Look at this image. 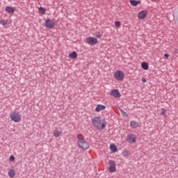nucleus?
Segmentation results:
<instances>
[{"mask_svg":"<svg viewBox=\"0 0 178 178\" xmlns=\"http://www.w3.org/2000/svg\"><path fill=\"white\" fill-rule=\"evenodd\" d=\"M92 124L97 130H104L106 126V122L101 117H93L92 119Z\"/></svg>","mask_w":178,"mask_h":178,"instance_id":"nucleus-1","label":"nucleus"},{"mask_svg":"<svg viewBox=\"0 0 178 178\" xmlns=\"http://www.w3.org/2000/svg\"><path fill=\"white\" fill-rule=\"evenodd\" d=\"M77 140L79 148H81V149H88V148H90V144L84 140V138H83L82 134H79L77 135Z\"/></svg>","mask_w":178,"mask_h":178,"instance_id":"nucleus-2","label":"nucleus"},{"mask_svg":"<svg viewBox=\"0 0 178 178\" xmlns=\"http://www.w3.org/2000/svg\"><path fill=\"white\" fill-rule=\"evenodd\" d=\"M10 118L13 122H15V123H19V122L22 120V115H20L19 111H14L11 113Z\"/></svg>","mask_w":178,"mask_h":178,"instance_id":"nucleus-3","label":"nucleus"},{"mask_svg":"<svg viewBox=\"0 0 178 178\" xmlns=\"http://www.w3.org/2000/svg\"><path fill=\"white\" fill-rule=\"evenodd\" d=\"M114 77L118 81H123L124 80V73L122 71H116L114 73Z\"/></svg>","mask_w":178,"mask_h":178,"instance_id":"nucleus-4","label":"nucleus"},{"mask_svg":"<svg viewBox=\"0 0 178 178\" xmlns=\"http://www.w3.org/2000/svg\"><path fill=\"white\" fill-rule=\"evenodd\" d=\"M108 172L109 173H115L117 170L116 169V163L112 160L108 161Z\"/></svg>","mask_w":178,"mask_h":178,"instance_id":"nucleus-5","label":"nucleus"},{"mask_svg":"<svg viewBox=\"0 0 178 178\" xmlns=\"http://www.w3.org/2000/svg\"><path fill=\"white\" fill-rule=\"evenodd\" d=\"M86 42L89 45H95V44H98V39L94 37H88L86 38Z\"/></svg>","mask_w":178,"mask_h":178,"instance_id":"nucleus-6","label":"nucleus"},{"mask_svg":"<svg viewBox=\"0 0 178 178\" xmlns=\"http://www.w3.org/2000/svg\"><path fill=\"white\" fill-rule=\"evenodd\" d=\"M45 27L47 29H54L55 27V22L51 19H47L45 21Z\"/></svg>","mask_w":178,"mask_h":178,"instance_id":"nucleus-7","label":"nucleus"},{"mask_svg":"<svg viewBox=\"0 0 178 178\" xmlns=\"http://www.w3.org/2000/svg\"><path fill=\"white\" fill-rule=\"evenodd\" d=\"M127 141L129 143V144H133L137 141V138L134 134H128L127 136Z\"/></svg>","mask_w":178,"mask_h":178,"instance_id":"nucleus-8","label":"nucleus"},{"mask_svg":"<svg viewBox=\"0 0 178 178\" xmlns=\"http://www.w3.org/2000/svg\"><path fill=\"white\" fill-rule=\"evenodd\" d=\"M147 15H148V11L142 10L138 13V17L140 19H145L147 17Z\"/></svg>","mask_w":178,"mask_h":178,"instance_id":"nucleus-9","label":"nucleus"},{"mask_svg":"<svg viewBox=\"0 0 178 178\" xmlns=\"http://www.w3.org/2000/svg\"><path fill=\"white\" fill-rule=\"evenodd\" d=\"M110 95L114 98H120V92L118 90H113L111 92Z\"/></svg>","mask_w":178,"mask_h":178,"instance_id":"nucleus-10","label":"nucleus"},{"mask_svg":"<svg viewBox=\"0 0 178 178\" xmlns=\"http://www.w3.org/2000/svg\"><path fill=\"white\" fill-rule=\"evenodd\" d=\"M106 108V106L102 105V104H98L97 105L95 108V111L96 112H101V111H104V109Z\"/></svg>","mask_w":178,"mask_h":178,"instance_id":"nucleus-11","label":"nucleus"},{"mask_svg":"<svg viewBox=\"0 0 178 178\" xmlns=\"http://www.w3.org/2000/svg\"><path fill=\"white\" fill-rule=\"evenodd\" d=\"M8 175L9 177L13 178L15 176H16V171H15V169L10 168L8 170Z\"/></svg>","mask_w":178,"mask_h":178,"instance_id":"nucleus-12","label":"nucleus"},{"mask_svg":"<svg viewBox=\"0 0 178 178\" xmlns=\"http://www.w3.org/2000/svg\"><path fill=\"white\" fill-rule=\"evenodd\" d=\"M6 12L10 15H13V13H15V8L6 7Z\"/></svg>","mask_w":178,"mask_h":178,"instance_id":"nucleus-13","label":"nucleus"},{"mask_svg":"<svg viewBox=\"0 0 178 178\" xmlns=\"http://www.w3.org/2000/svg\"><path fill=\"white\" fill-rule=\"evenodd\" d=\"M129 2L132 6H137V5L141 4V1L130 0Z\"/></svg>","mask_w":178,"mask_h":178,"instance_id":"nucleus-14","label":"nucleus"},{"mask_svg":"<svg viewBox=\"0 0 178 178\" xmlns=\"http://www.w3.org/2000/svg\"><path fill=\"white\" fill-rule=\"evenodd\" d=\"M130 126L131 127H132L133 129H136V127H138L140 126V124H138V122H136V121H131L130 122Z\"/></svg>","mask_w":178,"mask_h":178,"instance_id":"nucleus-15","label":"nucleus"},{"mask_svg":"<svg viewBox=\"0 0 178 178\" xmlns=\"http://www.w3.org/2000/svg\"><path fill=\"white\" fill-rule=\"evenodd\" d=\"M110 149L112 151V152H118V147H116V145L115 144H111L110 145Z\"/></svg>","mask_w":178,"mask_h":178,"instance_id":"nucleus-16","label":"nucleus"},{"mask_svg":"<svg viewBox=\"0 0 178 178\" xmlns=\"http://www.w3.org/2000/svg\"><path fill=\"white\" fill-rule=\"evenodd\" d=\"M69 57L71 59H76L77 58V53L76 51H73L69 54Z\"/></svg>","mask_w":178,"mask_h":178,"instance_id":"nucleus-17","label":"nucleus"},{"mask_svg":"<svg viewBox=\"0 0 178 178\" xmlns=\"http://www.w3.org/2000/svg\"><path fill=\"white\" fill-rule=\"evenodd\" d=\"M141 66L143 70H148L149 66H148V63H147L146 62H143L141 63Z\"/></svg>","mask_w":178,"mask_h":178,"instance_id":"nucleus-18","label":"nucleus"},{"mask_svg":"<svg viewBox=\"0 0 178 178\" xmlns=\"http://www.w3.org/2000/svg\"><path fill=\"white\" fill-rule=\"evenodd\" d=\"M60 134H62V131H59V130H55L54 131V137H60Z\"/></svg>","mask_w":178,"mask_h":178,"instance_id":"nucleus-19","label":"nucleus"},{"mask_svg":"<svg viewBox=\"0 0 178 178\" xmlns=\"http://www.w3.org/2000/svg\"><path fill=\"white\" fill-rule=\"evenodd\" d=\"M8 19L0 20V24H1L2 26H6V24H8Z\"/></svg>","mask_w":178,"mask_h":178,"instance_id":"nucleus-20","label":"nucleus"},{"mask_svg":"<svg viewBox=\"0 0 178 178\" xmlns=\"http://www.w3.org/2000/svg\"><path fill=\"white\" fill-rule=\"evenodd\" d=\"M38 10L42 15H45V9L44 8L40 7Z\"/></svg>","mask_w":178,"mask_h":178,"instance_id":"nucleus-21","label":"nucleus"},{"mask_svg":"<svg viewBox=\"0 0 178 178\" xmlns=\"http://www.w3.org/2000/svg\"><path fill=\"white\" fill-rule=\"evenodd\" d=\"M120 112H121L122 116H124V118H127V113H125L124 111H123L122 108H120Z\"/></svg>","mask_w":178,"mask_h":178,"instance_id":"nucleus-22","label":"nucleus"},{"mask_svg":"<svg viewBox=\"0 0 178 178\" xmlns=\"http://www.w3.org/2000/svg\"><path fill=\"white\" fill-rule=\"evenodd\" d=\"M95 35L97 37V38H101L102 37V34H101L99 32H95Z\"/></svg>","mask_w":178,"mask_h":178,"instance_id":"nucleus-23","label":"nucleus"},{"mask_svg":"<svg viewBox=\"0 0 178 178\" xmlns=\"http://www.w3.org/2000/svg\"><path fill=\"white\" fill-rule=\"evenodd\" d=\"M161 113H160V115H166V112H167L166 108H161Z\"/></svg>","mask_w":178,"mask_h":178,"instance_id":"nucleus-24","label":"nucleus"},{"mask_svg":"<svg viewBox=\"0 0 178 178\" xmlns=\"http://www.w3.org/2000/svg\"><path fill=\"white\" fill-rule=\"evenodd\" d=\"M115 27H118V28L120 27V26H121L120 22L115 21Z\"/></svg>","mask_w":178,"mask_h":178,"instance_id":"nucleus-25","label":"nucleus"},{"mask_svg":"<svg viewBox=\"0 0 178 178\" xmlns=\"http://www.w3.org/2000/svg\"><path fill=\"white\" fill-rule=\"evenodd\" d=\"M15 161V156H10V162H13Z\"/></svg>","mask_w":178,"mask_h":178,"instance_id":"nucleus-26","label":"nucleus"},{"mask_svg":"<svg viewBox=\"0 0 178 178\" xmlns=\"http://www.w3.org/2000/svg\"><path fill=\"white\" fill-rule=\"evenodd\" d=\"M124 156H128V155H129V152H127V151H125L124 152Z\"/></svg>","mask_w":178,"mask_h":178,"instance_id":"nucleus-27","label":"nucleus"},{"mask_svg":"<svg viewBox=\"0 0 178 178\" xmlns=\"http://www.w3.org/2000/svg\"><path fill=\"white\" fill-rule=\"evenodd\" d=\"M164 58H165L166 59H168V58H169V54H164Z\"/></svg>","mask_w":178,"mask_h":178,"instance_id":"nucleus-28","label":"nucleus"},{"mask_svg":"<svg viewBox=\"0 0 178 178\" xmlns=\"http://www.w3.org/2000/svg\"><path fill=\"white\" fill-rule=\"evenodd\" d=\"M142 81H143V83H147V79H142Z\"/></svg>","mask_w":178,"mask_h":178,"instance_id":"nucleus-29","label":"nucleus"},{"mask_svg":"<svg viewBox=\"0 0 178 178\" xmlns=\"http://www.w3.org/2000/svg\"><path fill=\"white\" fill-rule=\"evenodd\" d=\"M154 2H156V0H153Z\"/></svg>","mask_w":178,"mask_h":178,"instance_id":"nucleus-30","label":"nucleus"}]
</instances>
